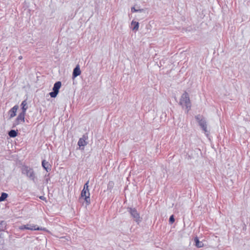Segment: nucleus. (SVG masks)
Here are the masks:
<instances>
[{"label":"nucleus","mask_w":250,"mask_h":250,"mask_svg":"<svg viewBox=\"0 0 250 250\" xmlns=\"http://www.w3.org/2000/svg\"><path fill=\"white\" fill-rule=\"evenodd\" d=\"M179 104L182 107L185 106L187 109V113L190 110L191 103L189 99V95L187 92H185L181 96Z\"/></svg>","instance_id":"obj_1"},{"label":"nucleus","mask_w":250,"mask_h":250,"mask_svg":"<svg viewBox=\"0 0 250 250\" xmlns=\"http://www.w3.org/2000/svg\"><path fill=\"white\" fill-rule=\"evenodd\" d=\"M21 170L22 174L25 175L30 180L34 182H35L36 178V174L33 168L24 165L22 167Z\"/></svg>","instance_id":"obj_2"},{"label":"nucleus","mask_w":250,"mask_h":250,"mask_svg":"<svg viewBox=\"0 0 250 250\" xmlns=\"http://www.w3.org/2000/svg\"><path fill=\"white\" fill-rule=\"evenodd\" d=\"M195 118L205 134L208 136V132L207 130V124L205 118L200 114L195 116Z\"/></svg>","instance_id":"obj_3"},{"label":"nucleus","mask_w":250,"mask_h":250,"mask_svg":"<svg viewBox=\"0 0 250 250\" xmlns=\"http://www.w3.org/2000/svg\"><path fill=\"white\" fill-rule=\"evenodd\" d=\"M127 211L130 213L131 217L134 219V221L137 223V224H139L141 222L140 214L135 208L128 207L127 208Z\"/></svg>","instance_id":"obj_4"},{"label":"nucleus","mask_w":250,"mask_h":250,"mask_svg":"<svg viewBox=\"0 0 250 250\" xmlns=\"http://www.w3.org/2000/svg\"><path fill=\"white\" fill-rule=\"evenodd\" d=\"M62 86V83L60 81L56 82L53 87V91L49 93V95L52 98H55L57 96L59 89Z\"/></svg>","instance_id":"obj_5"},{"label":"nucleus","mask_w":250,"mask_h":250,"mask_svg":"<svg viewBox=\"0 0 250 250\" xmlns=\"http://www.w3.org/2000/svg\"><path fill=\"white\" fill-rule=\"evenodd\" d=\"M81 196L84 198L87 205L90 204L89 190L83 189L81 193Z\"/></svg>","instance_id":"obj_6"},{"label":"nucleus","mask_w":250,"mask_h":250,"mask_svg":"<svg viewBox=\"0 0 250 250\" xmlns=\"http://www.w3.org/2000/svg\"><path fill=\"white\" fill-rule=\"evenodd\" d=\"M26 113H24L23 112H21L16 119L14 124L13 126H16L17 125H18L21 123H24L25 122V115Z\"/></svg>","instance_id":"obj_7"},{"label":"nucleus","mask_w":250,"mask_h":250,"mask_svg":"<svg viewBox=\"0 0 250 250\" xmlns=\"http://www.w3.org/2000/svg\"><path fill=\"white\" fill-rule=\"evenodd\" d=\"M87 139V136L86 135H83L82 138L79 139L78 145L81 147V146L84 147L85 146L87 145V143L85 142V140ZM83 147L82 148V149H83Z\"/></svg>","instance_id":"obj_8"},{"label":"nucleus","mask_w":250,"mask_h":250,"mask_svg":"<svg viewBox=\"0 0 250 250\" xmlns=\"http://www.w3.org/2000/svg\"><path fill=\"white\" fill-rule=\"evenodd\" d=\"M36 225L34 224H26L23 225L19 227V229L21 230L28 229L31 230H35Z\"/></svg>","instance_id":"obj_9"},{"label":"nucleus","mask_w":250,"mask_h":250,"mask_svg":"<svg viewBox=\"0 0 250 250\" xmlns=\"http://www.w3.org/2000/svg\"><path fill=\"white\" fill-rule=\"evenodd\" d=\"M19 106L18 105H15L9 110L8 114L9 115L10 119L14 117L16 115V112Z\"/></svg>","instance_id":"obj_10"},{"label":"nucleus","mask_w":250,"mask_h":250,"mask_svg":"<svg viewBox=\"0 0 250 250\" xmlns=\"http://www.w3.org/2000/svg\"><path fill=\"white\" fill-rule=\"evenodd\" d=\"M81 73L80 66L79 64L77 65L74 68L72 73V79H74L77 76H79Z\"/></svg>","instance_id":"obj_11"},{"label":"nucleus","mask_w":250,"mask_h":250,"mask_svg":"<svg viewBox=\"0 0 250 250\" xmlns=\"http://www.w3.org/2000/svg\"><path fill=\"white\" fill-rule=\"evenodd\" d=\"M42 167L47 171H50L51 170V165L49 162H46L45 160L42 161Z\"/></svg>","instance_id":"obj_12"},{"label":"nucleus","mask_w":250,"mask_h":250,"mask_svg":"<svg viewBox=\"0 0 250 250\" xmlns=\"http://www.w3.org/2000/svg\"><path fill=\"white\" fill-rule=\"evenodd\" d=\"M131 29L133 31H137L138 30L139 26V23L137 21H132L131 23Z\"/></svg>","instance_id":"obj_13"},{"label":"nucleus","mask_w":250,"mask_h":250,"mask_svg":"<svg viewBox=\"0 0 250 250\" xmlns=\"http://www.w3.org/2000/svg\"><path fill=\"white\" fill-rule=\"evenodd\" d=\"M194 241L195 242V245L197 248H200L203 247L204 244L202 242L200 241L198 237L197 236H196L194 238Z\"/></svg>","instance_id":"obj_14"},{"label":"nucleus","mask_w":250,"mask_h":250,"mask_svg":"<svg viewBox=\"0 0 250 250\" xmlns=\"http://www.w3.org/2000/svg\"><path fill=\"white\" fill-rule=\"evenodd\" d=\"M21 106L22 110L21 112L26 113V111L28 108L27 103L26 100L22 102Z\"/></svg>","instance_id":"obj_15"},{"label":"nucleus","mask_w":250,"mask_h":250,"mask_svg":"<svg viewBox=\"0 0 250 250\" xmlns=\"http://www.w3.org/2000/svg\"><path fill=\"white\" fill-rule=\"evenodd\" d=\"M8 135L10 137L14 138L17 136L18 132L16 130L12 129L9 131Z\"/></svg>","instance_id":"obj_16"},{"label":"nucleus","mask_w":250,"mask_h":250,"mask_svg":"<svg viewBox=\"0 0 250 250\" xmlns=\"http://www.w3.org/2000/svg\"><path fill=\"white\" fill-rule=\"evenodd\" d=\"M8 195L7 193L5 192H2L1 194V196H0V202L5 201L8 197Z\"/></svg>","instance_id":"obj_17"},{"label":"nucleus","mask_w":250,"mask_h":250,"mask_svg":"<svg viewBox=\"0 0 250 250\" xmlns=\"http://www.w3.org/2000/svg\"><path fill=\"white\" fill-rule=\"evenodd\" d=\"M114 186V183L112 181H109L107 184V190L111 192Z\"/></svg>","instance_id":"obj_18"},{"label":"nucleus","mask_w":250,"mask_h":250,"mask_svg":"<svg viewBox=\"0 0 250 250\" xmlns=\"http://www.w3.org/2000/svg\"><path fill=\"white\" fill-rule=\"evenodd\" d=\"M5 228L6 223L3 221L0 222V232L4 230Z\"/></svg>","instance_id":"obj_19"},{"label":"nucleus","mask_w":250,"mask_h":250,"mask_svg":"<svg viewBox=\"0 0 250 250\" xmlns=\"http://www.w3.org/2000/svg\"><path fill=\"white\" fill-rule=\"evenodd\" d=\"M131 11L132 12H142L144 11V9H136L135 8V7H133L131 8Z\"/></svg>","instance_id":"obj_20"},{"label":"nucleus","mask_w":250,"mask_h":250,"mask_svg":"<svg viewBox=\"0 0 250 250\" xmlns=\"http://www.w3.org/2000/svg\"><path fill=\"white\" fill-rule=\"evenodd\" d=\"M174 221H175V219L174 217V215H172L169 217V224H172L174 222Z\"/></svg>","instance_id":"obj_21"},{"label":"nucleus","mask_w":250,"mask_h":250,"mask_svg":"<svg viewBox=\"0 0 250 250\" xmlns=\"http://www.w3.org/2000/svg\"><path fill=\"white\" fill-rule=\"evenodd\" d=\"M43 230L45 231H48L47 229L45 228L39 227L36 226L35 230Z\"/></svg>","instance_id":"obj_22"},{"label":"nucleus","mask_w":250,"mask_h":250,"mask_svg":"<svg viewBox=\"0 0 250 250\" xmlns=\"http://www.w3.org/2000/svg\"><path fill=\"white\" fill-rule=\"evenodd\" d=\"M88 184L89 181H87V182L84 185L83 189L89 190Z\"/></svg>","instance_id":"obj_23"},{"label":"nucleus","mask_w":250,"mask_h":250,"mask_svg":"<svg viewBox=\"0 0 250 250\" xmlns=\"http://www.w3.org/2000/svg\"><path fill=\"white\" fill-rule=\"evenodd\" d=\"M49 174H48L47 175H45V177L46 178L45 181L46 184H47L48 183V181L50 180L49 178H47V177H49Z\"/></svg>","instance_id":"obj_24"},{"label":"nucleus","mask_w":250,"mask_h":250,"mask_svg":"<svg viewBox=\"0 0 250 250\" xmlns=\"http://www.w3.org/2000/svg\"><path fill=\"white\" fill-rule=\"evenodd\" d=\"M39 198L42 200H46V198L43 196H41Z\"/></svg>","instance_id":"obj_25"},{"label":"nucleus","mask_w":250,"mask_h":250,"mask_svg":"<svg viewBox=\"0 0 250 250\" xmlns=\"http://www.w3.org/2000/svg\"><path fill=\"white\" fill-rule=\"evenodd\" d=\"M18 59L19 60H21L22 59V56H20L19 57H18Z\"/></svg>","instance_id":"obj_26"}]
</instances>
